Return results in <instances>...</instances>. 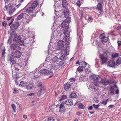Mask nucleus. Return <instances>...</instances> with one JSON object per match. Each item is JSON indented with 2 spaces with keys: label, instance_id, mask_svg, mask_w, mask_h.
I'll return each instance as SVG.
<instances>
[{
  "label": "nucleus",
  "instance_id": "5",
  "mask_svg": "<svg viewBox=\"0 0 121 121\" xmlns=\"http://www.w3.org/2000/svg\"><path fill=\"white\" fill-rule=\"evenodd\" d=\"M70 48V47L68 46L66 47V48L64 50H60L61 53L63 54V55H61L59 57L60 59L62 60L65 59V56H67L69 55Z\"/></svg>",
  "mask_w": 121,
  "mask_h": 121
},
{
  "label": "nucleus",
  "instance_id": "62",
  "mask_svg": "<svg viewBox=\"0 0 121 121\" xmlns=\"http://www.w3.org/2000/svg\"><path fill=\"white\" fill-rule=\"evenodd\" d=\"M12 17H8L7 18V20L8 21L10 19L12 18Z\"/></svg>",
  "mask_w": 121,
  "mask_h": 121
},
{
  "label": "nucleus",
  "instance_id": "25",
  "mask_svg": "<svg viewBox=\"0 0 121 121\" xmlns=\"http://www.w3.org/2000/svg\"><path fill=\"white\" fill-rule=\"evenodd\" d=\"M99 37L101 39V41L103 42H106L108 41V38L107 37H105L104 38H103L101 35Z\"/></svg>",
  "mask_w": 121,
  "mask_h": 121
},
{
  "label": "nucleus",
  "instance_id": "51",
  "mask_svg": "<svg viewBox=\"0 0 121 121\" xmlns=\"http://www.w3.org/2000/svg\"><path fill=\"white\" fill-rule=\"evenodd\" d=\"M82 114V112H78L76 113V114L78 116H80Z\"/></svg>",
  "mask_w": 121,
  "mask_h": 121
},
{
  "label": "nucleus",
  "instance_id": "60",
  "mask_svg": "<svg viewBox=\"0 0 121 121\" xmlns=\"http://www.w3.org/2000/svg\"><path fill=\"white\" fill-rule=\"evenodd\" d=\"M93 108V107L92 106H91L88 108V109L89 110H92Z\"/></svg>",
  "mask_w": 121,
  "mask_h": 121
},
{
  "label": "nucleus",
  "instance_id": "38",
  "mask_svg": "<svg viewBox=\"0 0 121 121\" xmlns=\"http://www.w3.org/2000/svg\"><path fill=\"white\" fill-rule=\"evenodd\" d=\"M54 120L53 117H50L46 120V121H54Z\"/></svg>",
  "mask_w": 121,
  "mask_h": 121
},
{
  "label": "nucleus",
  "instance_id": "21",
  "mask_svg": "<svg viewBox=\"0 0 121 121\" xmlns=\"http://www.w3.org/2000/svg\"><path fill=\"white\" fill-rule=\"evenodd\" d=\"M48 71L47 69H43L40 70L39 72V73L42 74H46Z\"/></svg>",
  "mask_w": 121,
  "mask_h": 121
},
{
  "label": "nucleus",
  "instance_id": "58",
  "mask_svg": "<svg viewBox=\"0 0 121 121\" xmlns=\"http://www.w3.org/2000/svg\"><path fill=\"white\" fill-rule=\"evenodd\" d=\"M99 10H100L99 13H100V14H101L103 13V10H102V9H101Z\"/></svg>",
  "mask_w": 121,
  "mask_h": 121
},
{
  "label": "nucleus",
  "instance_id": "64",
  "mask_svg": "<svg viewBox=\"0 0 121 121\" xmlns=\"http://www.w3.org/2000/svg\"><path fill=\"white\" fill-rule=\"evenodd\" d=\"M113 106L112 105H110L109 106H108V107L110 108H112Z\"/></svg>",
  "mask_w": 121,
  "mask_h": 121
},
{
  "label": "nucleus",
  "instance_id": "61",
  "mask_svg": "<svg viewBox=\"0 0 121 121\" xmlns=\"http://www.w3.org/2000/svg\"><path fill=\"white\" fill-rule=\"evenodd\" d=\"M94 99L96 102L97 103L98 102L99 100L96 98Z\"/></svg>",
  "mask_w": 121,
  "mask_h": 121
},
{
  "label": "nucleus",
  "instance_id": "30",
  "mask_svg": "<svg viewBox=\"0 0 121 121\" xmlns=\"http://www.w3.org/2000/svg\"><path fill=\"white\" fill-rule=\"evenodd\" d=\"M77 95L75 93L72 92L71 93L70 95V97L71 98H75L77 97Z\"/></svg>",
  "mask_w": 121,
  "mask_h": 121
},
{
  "label": "nucleus",
  "instance_id": "59",
  "mask_svg": "<svg viewBox=\"0 0 121 121\" xmlns=\"http://www.w3.org/2000/svg\"><path fill=\"white\" fill-rule=\"evenodd\" d=\"M116 94H118L119 93V90L118 89H117L115 91Z\"/></svg>",
  "mask_w": 121,
  "mask_h": 121
},
{
  "label": "nucleus",
  "instance_id": "18",
  "mask_svg": "<svg viewBox=\"0 0 121 121\" xmlns=\"http://www.w3.org/2000/svg\"><path fill=\"white\" fill-rule=\"evenodd\" d=\"M87 63L84 61H82L79 65V67L81 68H85L86 66Z\"/></svg>",
  "mask_w": 121,
  "mask_h": 121
},
{
  "label": "nucleus",
  "instance_id": "54",
  "mask_svg": "<svg viewBox=\"0 0 121 121\" xmlns=\"http://www.w3.org/2000/svg\"><path fill=\"white\" fill-rule=\"evenodd\" d=\"M118 45L119 46L121 45V41H118L117 42Z\"/></svg>",
  "mask_w": 121,
  "mask_h": 121
},
{
  "label": "nucleus",
  "instance_id": "40",
  "mask_svg": "<svg viewBox=\"0 0 121 121\" xmlns=\"http://www.w3.org/2000/svg\"><path fill=\"white\" fill-rule=\"evenodd\" d=\"M97 6V8L98 10L101 9H102V4L101 3H98Z\"/></svg>",
  "mask_w": 121,
  "mask_h": 121
},
{
  "label": "nucleus",
  "instance_id": "42",
  "mask_svg": "<svg viewBox=\"0 0 121 121\" xmlns=\"http://www.w3.org/2000/svg\"><path fill=\"white\" fill-rule=\"evenodd\" d=\"M63 31V34H61L60 35V39L61 38V39H62L63 38H63H64V37H65V38H66L65 37H67V38L68 37H67L66 35H64V33H63V32H64V31Z\"/></svg>",
  "mask_w": 121,
  "mask_h": 121
},
{
  "label": "nucleus",
  "instance_id": "48",
  "mask_svg": "<svg viewBox=\"0 0 121 121\" xmlns=\"http://www.w3.org/2000/svg\"><path fill=\"white\" fill-rule=\"evenodd\" d=\"M7 23L5 22V21H4V22H2V25L4 27H5L6 26V25H7Z\"/></svg>",
  "mask_w": 121,
  "mask_h": 121
},
{
  "label": "nucleus",
  "instance_id": "57",
  "mask_svg": "<svg viewBox=\"0 0 121 121\" xmlns=\"http://www.w3.org/2000/svg\"><path fill=\"white\" fill-rule=\"evenodd\" d=\"M88 20L90 21H92V17H90L88 19Z\"/></svg>",
  "mask_w": 121,
  "mask_h": 121
},
{
  "label": "nucleus",
  "instance_id": "33",
  "mask_svg": "<svg viewBox=\"0 0 121 121\" xmlns=\"http://www.w3.org/2000/svg\"><path fill=\"white\" fill-rule=\"evenodd\" d=\"M69 10L68 9H66L63 11L64 15L65 16L69 14Z\"/></svg>",
  "mask_w": 121,
  "mask_h": 121
},
{
  "label": "nucleus",
  "instance_id": "41",
  "mask_svg": "<svg viewBox=\"0 0 121 121\" xmlns=\"http://www.w3.org/2000/svg\"><path fill=\"white\" fill-rule=\"evenodd\" d=\"M53 72L52 69L48 70L47 72L46 73V74L47 75H49V74H52Z\"/></svg>",
  "mask_w": 121,
  "mask_h": 121
},
{
  "label": "nucleus",
  "instance_id": "1",
  "mask_svg": "<svg viewBox=\"0 0 121 121\" xmlns=\"http://www.w3.org/2000/svg\"><path fill=\"white\" fill-rule=\"evenodd\" d=\"M70 39L68 38L67 39L66 38L64 37L62 40L59 41L57 42V45L58 46L57 48L56 49L57 50H63L66 48L65 45H64L65 43V44L68 45L70 43Z\"/></svg>",
  "mask_w": 121,
  "mask_h": 121
},
{
  "label": "nucleus",
  "instance_id": "2",
  "mask_svg": "<svg viewBox=\"0 0 121 121\" xmlns=\"http://www.w3.org/2000/svg\"><path fill=\"white\" fill-rule=\"evenodd\" d=\"M66 21V22L63 21L61 24V27L63 28L62 30L64 31V32H63L64 35H66L67 37H68L69 36V32L68 31V29L69 28V23L71 21L70 18L69 17L67 18Z\"/></svg>",
  "mask_w": 121,
  "mask_h": 121
},
{
  "label": "nucleus",
  "instance_id": "17",
  "mask_svg": "<svg viewBox=\"0 0 121 121\" xmlns=\"http://www.w3.org/2000/svg\"><path fill=\"white\" fill-rule=\"evenodd\" d=\"M64 104H65V103L64 102H63L60 104V109L59 111L60 112L63 111L65 110V108L64 106Z\"/></svg>",
  "mask_w": 121,
  "mask_h": 121
},
{
  "label": "nucleus",
  "instance_id": "27",
  "mask_svg": "<svg viewBox=\"0 0 121 121\" xmlns=\"http://www.w3.org/2000/svg\"><path fill=\"white\" fill-rule=\"evenodd\" d=\"M17 35L16 33L15 32L13 31L10 34V37L11 38H13L14 39V38H15Z\"/></svg>",
  "mask_w": 121,
  "mask_h": 121
},
{
  "label": "nucleus",
  "instance_id": "10",
  "mask_svg": "<svg viewBox=\"0 0 121 121\" xmlns=\"http://www.w3.org/2000/svg\"><path fill=\"white\" fill-rule=\"evenodd\" d=\"M101 84L102 83L103 85L106 86L109 84H111L109 81L105 78L100 79Z\"/></svg>",
  "mask_w": 121,
  "mask_h": 121
},
{
  "label": "nucleus",
  "instance_id": "56",
  "mask_svg": "<svg viewBox=\"0 0 121 121\" xmlns=\"http://www.w3.org/2000/svg\"><path fill=\"white\" fill-rule=\"evenodd\" d=\"M18 91L17 90H16L15 89H14V91L13 92V93H17L18 92Z\"/></svg>",
  "mask_w": 121,
  "mask_h": 121
},
{
  "label": "nucleus",
  "instance_id": "39",
  "mask_svg": "<svg viewBox=\"0 0 121 121\" xmlns=\"http://www.w3.org/2000/svg\"><path fill=\"white\" fill-rule=\"evenodd\" d=\"M67 98V96L66 95H62L60 99V100L61 101Z\"/></svg>",
  "mask_w": 121,
  "mask_h": 121
},
{
  "label": "nucleus",
  "instance_id": "12",
  "mask_svg": "<svg viewBox=\"0 0 121 121\" xmlns=\"http://www.w3.org/2000/svg\"><path fill=\"white\" fill-rule=\"evenodd\" d=\"M65 104L67 105H72L73 104V100L71 99H69L64 102Z\"/></svg>",
  "mask_w": 121,
  "mask_h": 121
},
{
  "label": "nucleus",
  "instance_id": "29",
  "mask_svg": "<svg viewBox=\"0 0 121 121\" xmlns=\"http://www.w3.org/2000/svg\"><path fill=\"white\" fill-rule=\"evenodd\" d=\"M1 51L2 52V57H4L5 56H4V55L6 53L5 52V47H2Z\"/></svg>",
  "mask_w": 121,
  "mask_h": 121
},
{
  "label": "nucleus",
  "instance_id": "37",
  "mask_svg": "<svg viewBox=\"0 0 121 121\" xmlns=\"http://www.w3.org/2000/svg\"><path fill=\"white\" fill-rule=\"evenodd\" d=\"M110 93L112 94V95H113L114 94V88L113 87H111L110 89Z\"/></svg>",
  "mask_w": 121,
  "mask_h": 121
},
{
  "label": "nucleus",
  "instance_id": "35",
  "mask_svg": "<svg viewBox=\"0 0 121 121\" xmlns=\"http://www.w3.org/2000/svg\"><path fill=\"white\" fill-rule=\"evenodd\" d=\"M108 99H103L102 101L101 102V104H104V105H106L107 104V102L108 101Z\"/></svg>",
  "mask_w": 121,
  "mask_h": 121
},
{
  "label": "nucleus",
  "instance_id": "11",
  "mask_svg": "<svg viewBox=\"0 0 121 121\" xmlns=\"http://www.w3.org/2000/svg\"><path fill=\"white\" fill-rule=\"evenodd\" d=\"M19 22H16L10 26L11 29L12 30H16L20 26Z\"/></svg>",
  "mask_w": 121,
  "mask_h": 121
},
{
  "label": "nucleus",
  "instance_id": "15",
  "mask_svg": "<svg viewBox=\"0 0 121 121\" xmlns=\"http://www.w3.org/2000/svg\"><path fill=\"white\" fill-rule=\"evenodd\" d=\"M6 6L5 7H4V10H9V9L12 8H13V4H9L7 5L6 6Z\"/></svg>",
  "mask_w": 121,
  "mask_h": 121
},
{
  "label": "nucleus",
  "instance_id": "44",
  "mask_svg": "<svg viewBox=\"0 0 121 121\" xmlns=\"http://www.w3.org/2000/svg\"><path fill=\"white\" fill-rule=\"evenodd\" d=\"M78 107L79 108H80L82 109H84L85 107L83 105L81 104H79Z\"/></svg>",
  "mask_w": 121,
  "mask_h": 121
},
{
  "label": "nucleus",
  "instance_id": "9",
  "mask_svg": "<svg viewBox=\"0 0 121 121\" xmlns=\"http://www.w3.org/2000/svg\"><path fill=\"white\" fill-rule=\"evenodd\" d=\"M11 50L13 51H18L20 50V48L18 45H17L15 43L11 44L10 46Z\"/></svg>",
  "mask_w": 121,
  "mask_h": 121
},
{
  "label": "nucleus",
  "instance_id": "20",
  "mask_svg": "<svg viewBox=\"0 0 121 121\" xmlns=\"http://www.w3.org/2000/svg\"><path fill=\"white\" fill-rule=\"evenodd\" d=\"M108 64L109 66L111 67H114L116 65L115 61L113 60H111L109 61Z\"/></svg>",
  "mask_w": 121,
  "mask_h": 121
},
{
  "label": "nucleus",
  "instance_id": "34",
  "mask_svg": "<svg viewBox=\"0 0 121 121\" xmlns=\"http://www.w3.org/2000/svg\"><path fill=\"white\" fill-rule=\"evenodd\" d=\"M13 78L14 79L20 77V76L17 73L13 74Z\"/></svg>",
  "mask_w": 121,
  "mask_h": 121
},
{
  "label": "nucleus",
  "instance_id": "53",
  "mask_svg": "<svg viewBox=\"0 0 121 121\" xmlns=\"http://www.w3.org/2000/svg\"><path fill=\"white\" fill-rule=\"evenodd\" d=\"M84 13L83 11H82V13H81V18L82 17L84 16Z\"/></svg>",
  "mask_w": 121,
  "mask_h": 121
},
{
  "label": "nucleus",
  "instance_id": "8",
  "mask_svg": "<svg viewBox=\"0 0 121 121\" xmlns=\"http://www.w3.org/2000/svg\"><path fill=\"white\" fill-rule=\"evenodd\" d=\"M48 60H49L47 62L49 65V66L52 69H54L55 68L54 66H52V64L51 63H54L57 61V60L56 59V57L53 58L52 59L47 58L46 59V60L47 61Z\"/></svg>",
  "mask_w": 121,
  "mask_h": 121
},
{
  "label": "nucleus",
  "instance_id": "46",
  "mask_svg": "<svg viewBox=\"0 0 121 121\" xmlns=\"http://www.w3.org/2000/svg\"><path fill=\"white\" fill-rule=\"evenodd\" d=\"M77 70L79 72H81L83 71V69L82 68L78 67L77 69Z\"/></svg>",
  "mask_w": 121,
  "mask_h": 121
},
{
  "label": "nucleus",
  "instance_id": "7",
  "mask_svg": "<svg viewBox=\"0 0 121 121\" xmlns=\"http://www.w3.org/2000/svg\"><path fill=\"white\" fill-rule=\"evenodd\" d=\"M38 4V3L37 1H34L31 6L28 8L26 11L29 13H32L34 11V9L37 6Z\"/></svg>",
  "mask_w": 121,
  "mask_h": 121
},
{
  "label": "nucleus",
  "instance_id": "26",
  "mask_svg": "<svg viewBox=\"0 0 121 121\" xmlns=\"http://www.w3.org/2000/svg\"><path fill=\"white\" fill-rule=\"evenodd\" d=\"M67 4V3L65 0H63L62 1V5L64 8L66 7Z\"/></svg>",
  "mask_w": 121,
  "mask_h": 121
},
{
  "label": "nucleus",
  "instance_id": "63",
  "mask_svg": "<svg viewBox=\"0 0 121 121\" xmlns=\"http://www.w3.org/2000/svg\"><path fill=\"white\" fill-rule=\"evenodd\" d=\"M98 1H99V3H101V4H102L103 3V1L102 0H98Z\"/></svg>",
  "mask_w": 121,
  "mask_h": 121
},
{
  "label": "nucleus",
  "instance_id": "24",
  "mask_svg": "<svg viewBox=\"0 0 121 121\" xmlns=\"http://www.w3.org/2000/svg\"><path fill=\"white\" fill-rule=\"evenodd\" d=\"M33 87V85L32 84H29L26 86V88L29 90H30Z\"/></svg>",
  "mask_w": 121,
  "mask_h": 121
},
{
  "label": "nucleus",
  "instance_id": "3",
  "mask_svg": "<svg viewBox=\"0 0 121 121\" xmlns=\"http://www.w3.org/2000/svg\"><path fill=\"white\" fill-rule=\"evenodd\" d=\"M110 55L109 52H104L103 54L99 55V57L100 59L102 64H103L106 63L108 60V57Z\"/></svg>",
  "mask_w": 121,
  "mask_h": 121
},
{
  "label": "nucleus",
  "instance_id": "50",
  "mask_svg": "<svg viewBox=\"0 0 121 121\" xmlns=\"http://www.w3.org/2000/svg\"><path fill=\"white\" fill-rule=\"evenodd\" d=\"M32 17H30L29 18V20L26 19V22L28 23H29V22L32 20Z\"/></svg>",
  "mask_w": 121,
  "mask_h": 121
},
{
  "label": "nucleus",
  "instance_id": "55",
  "mask_svg": "<svg viewBox=\"0 0 121 121\" xmlns=\"http://www.w3.org/2000/svg\"><path fill=\"white\" fill-rule=\"evenodd\" d=\"M117 30H121V26H119L117 28Z\"/></svg>",
  "mask_w": 121,
  "mask_h": 121
},
{
  "label": "nucleus",
  "instance_id": "19",
  "mask_svg": "<svg viewBox=\"0 0 121 121\" xmlns=\"http://www.w3.org/2000/svg\"><path fill=\"white\" fill-rule=\"evenodd\" d=\"M70 82H67L65 84L64 86V89L65 90L69 89L70 88Z\"/></svg>",
  "mask_w": 121,
  "mask_h": 121
},
{
  "label": "nucleus",
  "instance_id": "13",
  "mask_svg": "<svg viewBox=\"0 0 121 121\" xmlns=\"http://www.w3.org/2000/svg\"><path fill=\"white\" fill-rule=\"evenodd\" d=\"M26 16H27V17H29V15L26 13H22L17 16V20H19L22 19L24 16L25 17H26Z\"/></svg>",
  "mask_w": 121,
  "mask_h": 121
},
{
  "label": "nucleus",
  "instance_id": "16",
  "mask_svg": "<svg viewBox=\"0 0 121 121\" xmlns=\"http://www.w3.org/2000/svg\"><path fill=\"white\" fill-rule=\"evenodd\" d=\"M16 51L15 53H13L12 54V55H14L13 56H15L17 58H19L21 56V52Z\"/></svg>",
  "mask_w": 121,
  "mask_h": 121
},
{
  "label": "nucleus",
  "instance_id": "4",
  "mask_svg": "<svg viewBox=\"0 0 121 121\" xmlns=\"http://www.w3.org/2000/svg\"><path fill=\"white\" fill-rule=\"evenodd\" d=\"M91 80H93V83L95 85L98 86L101 84L100 78L97 75H93L91 77Z\"/></svg>",
  "mask_w": 121,
  "mask_h": 121
},
{
  "label": "nucleus",
  "instance_id": "47",
  "mask_svg": "<svg viewBox=\"0 0 121 121\" xmlns=\"http://www.w3.org/2000/svg\"><path fill=\"white\" fill-rule=\"evenodd\" d=\"M76 4L77 5V6H78V7H80V6L81 5V4L80 3V1L79 0H77L76 3Z\"/></svg>",
  "mask_w": 121,
  "mask_h": 121
},
{
  "label": "nucleus",
  "instance_id": "28",
  "mask_svg": "<svg viewBox=\"0 0 121 121\" xmlns=\"http://www.w3.org/2000/svg\"><path fill=\"white\" fill-rule=\"evenodd\" d=\"M121 63V58L119 57L118 58L116 61V65L118 66Z\"/></svg>",
  "mask_w": 121,
  "mask_h": 121
},
{
  "label": "nucleus",
  "instance_id": "6",
  "mask_svg": "<svg viewBox=\"0 0 121 121\" xmlns=\"http://www.w3.org/2000/svg\"><path fill=\"white\" fill-rule=\"evenodd\" d=\"M13 41L18 45H23L24 44V41L23 40H21V36L20 35H17L13 39Z\"/></svg>",
  "mask_w": 121,
  "mask_h": 121
},
{
  "label": "nucleus",
  "instance_id": "52",
  "mask_svg": "<svg viewBox=\"0 0 121 121\" xmlns=\"http://www.w3.org/2000/svg\"><path fill=\"white\" fill-rule=\"evenodd\" d=\"M14 19H13L11 21V22H10L9 24V26H10L12 24V23L14 21Z\"/></svg>",
  "mask_w": 121,
  "mask_h": 121
},
{
  "label": "nucleus",
  "instance_id": "22",
  "mask_svg": "<svg viewBox=\"0 0 121 121\" xmlns=\"http://www.w3.org/2000/svg\"><path fill=\"white\" fill-rule=\"evenodd\" d=\"M65 64V60H63L59 62V65L60 67H62L64 66Z\"/></svg>",
  "mask_w": 121,
  "mask_h": 121
},
{
  "label": "nucleus",
  "instance_id": "23",
  "mask_svg": "<svg viewBox=\"0 0 121 121\" xmlns=\"http://www.w3.org/2000/svg\"><path fill=\"white\" fill-rule=\"evenodd\" d=\"M27 83L24 81H21L19 85L20 86L25 87L26 86Z\"/></svg>",
  "mask_w": 121,
  "mask_h": 121
},
{
  "label": "nucleus",
  "instance_id": "45",
  "mask_svg": "<svg viewBox=\"0 0 121 121\" xmlns=\"http://www.w3.org/2000/svg\"><path fill=\"white\" fill-rule=\"evenodd\" d=\"M12 41V39H11V38L10 37H9V39L8 40V43H9L10 44L11 43V42Z\"/></svg>",
  "mask_w": 121,
  "mask_h": 121
},
{
  "label": "nucleus",
  "instance_id": "31",
  "mask_svg": "<svg viewBox=\"0 0 121 121\" xmlns=\"http://www.w3.org/2000/svg\"><path fill=\"white\" fill-rule=\"evenodd\" d=\"M9 14L10 15H11L15 11L16 9L15 8H13L11 9H9Z\"/></svg>",
  "mask_w": 121,
  "mask_h": 121
},
{
  "label": "nucleus",
  "instance_id": "49",
  "mask_svg": "<svg viewBox=\"0 0 121 121\" xmlns=\"http://www.w3.org/2000/svg\"><path fill=\"white\" fill-rule=\"evenodd\" d=\"M69 81L70 82H74L75 81V79L74 78H71L69 80Z\"/></svg>",
  "mask_w": 121,
  "mask_h": 121
},
{
  "label": "nucleus",
  "instance_id": "43",
  "mask_svg": "<svg viewBox=\"0 0 121 121\" xmlns=\"http://www.w3.org/2000/svg\"><path fill=\"white\" fill-rule=\"evenodd\" d=\"M11 106L14 112H16V110L15 109H16V108L15 104H12L11 105Z\"/></svg>",
  "mask_w": 121,
  "mask_h": 121
},
{
  "label": "nucleus",
  "instance_id": "14",
  "mask_svg": "<svg viewBox=\"0 0 121 121\" xmlns=\"http://www.w3.org/2000/svg\"><path fill=\"white\" fill-rule=\"evenodd\" d=\"M45 88L44 87H42V89L39 90L37 93L38 96H40L43 94L45 92Z\"/></svg>",
  "mask_w": 121,
  "mask_h": 121
},
{
  "label": "nucleus",
  "instance_id": "32",
  "mask_svg": "<svg viewBox=\"0 0 121 121\" xmlns=\"http://www.w3.org/2000/svg\"><path fill=\"white\" fill-rule=\"evenodd\" d=\"M14 58L13 57H10L9 59V60L11 61L12 64H14L16 63V61L14 59Z\"/></svg>",
  "mask_w": 121,
  "mask_h": 121
},
{
  "label": "nucleus",
  "instance_id": "36",
  "mask_svg": "<svg viewBox=\"0 0 121 121\" xmlns=\"http://www.w3.org/2000/svg\"><path fill=\"white\" fill-rule=\"evenodd\" d=\"M118 56V54L117 53H113L112 55V58L113 59H114L115 58L117 57Z\"/></svg>",
  "mask_w": 121,
  "mask_h": 121
}]
</instances>
